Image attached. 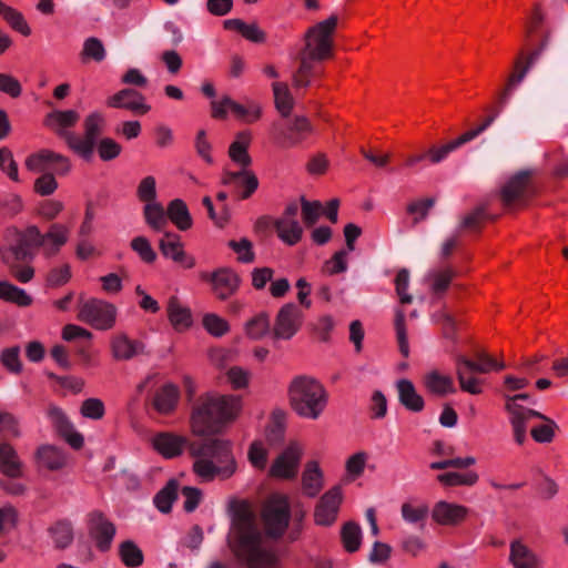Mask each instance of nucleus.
Wrapping results in <instances>:
<instances>
[{"label": "nucleus", "mask_w": 568, "mask_h": 568, "mask_svg": "<svg viewBox=\"0 0 568 568\" xmlns=\"http://www.w3.org/2000/svg\"><path fill=\"white\" fill-rule=\"evenodd\" d=\"M456 273L452 268H446L442 271H435L429 276L433 281L432 290L436 295H440L445 293L455 277Z\"/></svg>", "instance_id": "5fc2aeb1"}, {"label": "nucleus", "mask_w": 568, "mask_h": 568, "mask_svg": "<svg viewBox=\"0 0 568 568\" xmlns=\"http://www.w3.org/2000/svg\"><path fill=\"white\" fill-rule=\"evenodd\" d=\"M136 196L145 204L156 202V182L151 175L141 180L138 185Z\"/></svg>", "instance_id": "13d9d810"}, {"label": "nucleus", "mask_w": 568, "mask_h": 568, "mask_svg": "<svg viewBox=\"0 0 568 568\" xmlns=\"http://www.w3.org/2000/svg\"><path fill=\"white\" fill-rule=\"evenodd\" d=\"M80 412L83 417L97 420L104 416L105 409L101 399L88 398L82 403Z\"/></svg>", "instance_id": "69168bd1"}, {"label": "nucleus", "mask_w": 568, "mask_h": 568, "mask_svg": "<svg viewBox=\"0 0 568 568\" xmlns=\"http://www.w3.org/2000/svg\"><path fill=\"white\" fill-rule=\"evenodd\" d=\"M240 408L241 400L237 396H207L193 408V432L197 435L215 433L222 424L234 419Z\"/></svg>", "instance_id": "20e7f679"}, {"label": "nucleus", "mask_w": 568, "mask_h": 568, "mask_svg": "<svg viewBox=\"0 0 568 568\" xmlns=\"http://www.w3.org/2000/svg\"><path fill=\"white\" fill-rule=\"evenodd\" d=\"M105 125V118L101 112H92L84 119V136L74 135L71 150L85 160L91 159L98 138L102 134Z\"/></svg>", "instance_id": "1a4fd4ad"}, {"label": "nucleus", "mask_w": 568, "mask_h": 568, "mask_svg": "<svg viewBox=\"0 0 568 568\" xmlns=\"http://www.w3.org/2000/svg\"><path fill=\"white\" fill-rule=\"evenodd\" d=\"M169 220L181 231H186L192 226V217L184 201L175 199L169 203L168 221Z\"/></svg>", "instance_id": "c9c22d12"}, {"label": "nucleus", "mask_w": 568, "mask_h": 568, "mask_svg": "<svg viewBox=\"0 0 568 568\" xmlns=\"http://www.w3.org/2000/svg\"><path fill=\"white\" fill-rule=\"evenodd\" d=\"M542 420L541 424L532 426L530 428V435L537 443H550L555 436V429L557 428V424L545 416V418H539Z\"/></svg>", "instance_id": "603ef678"}, {"label": "nucleus", "mask_w": 568, "mask_h": 568, "mask_svg": "<svg viewBox=\"0 0 568 568\" xmlns=\"http://www.w3.org/2000/svg\"><path fill=\"white\" fill-rule=\"evenodd\" d=\"M398 400L407 409L413 413H419L425 407V402L419 395L409 379H399L396 384Z\"/></svg>", "instance_id": "cd10ccee"}, {"label": "nucleus", "mask_w": 568, "mask_h": 568, "mask_svg": "<svg viewBox=\"0 0 568 568\" xmlns=\"http://www.w3.org/2000/svg\"><path fill=\"white\" fill-rule=\"evenodd\" d=\"M304 493L314 497L322 489V473L316 462H310L302 476Z\"/></svg>", "instance_id": "4c0bfd02"}, {"label": "nucleus", "mask_w": 568, "mask_h": 568, "mask_svg": "<svg viewBox=\"0 0 568 568\" xmlns=\"http://www.w3.org/2000/svg\"><path fill=\"white\" fill-rule=\"evenodd\" d=\"M178 399V387L173 384H166L155 393L152 404L160 414H170L174 410Z\"/></svg>", "instance_id": "2f4dec72"}, {"label": "nucleus", "mask_w": 568, "mask_h": 568, "mask_svg": "<svg viewBox=\"0 0 568 568\" xmlns=\"http://www.w3.org/2000/svg\"><path fill=\"white\" fill-rule=\"evenodd\" d=\"M203 280L211 282L213 292L220 300H226L239 287V276L230 268H220L212 274H203Z\"/></svg>", "instance_id": "6ab92c4d"}, {"label": "nucleus", "mask_w": 568, "mask_h": 568, "mask_svg": "<svg viewBox=\"0 0 568 568\" xmlns=\"http://www.w3.org/2000/svg\"><path fill=\"white\" fill-rule=\"evenodd\" d=\"M302 312L294 303H287L278 311L273 336L278 339H290L298 331Z\"/></svg>", "instance_id": "4468645a"}, {"label": "nucleus", "mask_w": 568, "mask_h": 568, "mask_svg": "<svg viewBox=\"0 0 568 568\" xmlns=\"http://www.w3.org/2000/svg\"><path fill=\"white\" fill-rule=\"evenodd\" d=\"M455 362L456 364L464 365V367L470 373L485 374L490 369L500 371L505 368V364L503 362H497L493 357H485L484 361L474 362L464 355H457L455 357Z\"/></svg>", "instance_id": "58836bf2"}, {"label": "nucleus", "mask_w": 568, "mask_h": 568, "mask_svg": "<svg viewBox=\"0 0 568 568\" xmlns=\"http://www.w3.org/2000/svg\"><path fill=\"white\" fill-rule=\"evenodd\" d=\"M122 146L111 138L100 140L98 152L103 161H111L120 155Z\"/></svg>", "instance_id": "774afa93"}, {"label": "nucleus", "mask_w": 568, "mask_h": 568, "mask_svg": "<svg viewBox=\"0 0 568 568\" xmlns=\"http://www.w3.org/2000/svg\"><path fill=\"white\" fill-rule=\"evenodd\" d=\"M505 409L509 415L515 440L519 445L526 440L528 423L532 418H545L544 414L514 402L505 403Z\"/></svg>", "instance_id": "f8f14e48"}, {"label": "nucleus", "mask_w": 568, "mask_h": 568, "mask_svg": "<svg viewBox=\"0 0 568 568\" xmlns=\"http://www.w3.org/2000/svg\"><path fill=\"white\" fill-rule=\"evenodd\" d=\"M168 316L175 329L182 331L191 326L192 316L187 307L181 305L178 297L172 296L168 303Z\"/></svg>", "instance_id": "72a5a7b5"}, {"label": "nucleus", "mask_w": 568, "mask_h": 568, "mask_svg": "<svg viewBox=\"0 0 568 568\" xmlns=\"http://www.w3.org/2000/svg\"><path fill=\"white\" fill-rule=\"evenodd\" d=\"M88 527L97 548L102 552L108 551L116 532L115 526L103 513L94 510L88 516Z\"/></svg>", "instance_id": "9d476101"}, {"label": "nucleus", "mask_w": 568, "mask_h": 568, "mask_svg": "<svg viewBox=\"0 0 568 568\" xmlns=\"http://www.w3.org/2000/svg\"><path fill=\"white\" fill-rule=\"evenodd\" d=\"M288 397L293 410L301 417L317 419L327 405V392L315 378L296 376L290 384Z\"/></svg>", "instance_id": "39448f33"}, {"label": "nucleus", "mask_w": 568, "mask_h": 568, "mask_svg": "<svg viewBox=\"0 0 568 568\" xmlns=\"http://www.w3.org/2000/svg\"><path fill=\"white\" fill-rule=\"evenodd\" d=\"M229 246L237 254V260L242 263H252L255 260L252 242L243 237L240 241L231 240Z\"/></svg>", "instance_id": "6e6d98bb"}, {"label": "nucleus", "mask_w": 568, "mask_h": 568, "mask_svg": "<svg viewBox=\"0 0 568 568\" xmlns=\"http://www.w3.org/2000/svg\"><path fill=\"white\" fill-rule=\"evenodd\" d=\"M69 229L62 224L54 223L45 234H42L34 225L26 231L9 229L6 232L4 244L0 248L2 263L9 272L21 283H28L34 275L30 262L34 256V248L50 243L58 251L68 241Z\"/></svg>", "instance_id": "f257e3e1"}, {"label": "nucleus", "mask_w": 568, "mask_h": 568, "mask_svg": "<svg viewBox=\"0 0 568 568\" xmlns=\"http://www.w3.org/2000/svg\"><path fill=\"white\" fill-rule=\"evenodd\" d=\"M341 537L345 549L348 552H354L361 546L362 529L356 523H346L342 528Z\"/></svg>", "instance_id": "de8ad7c7"}, {"label": "nucleus", "mask_w": 568, "mask_h": 568, "mask_svg": "<svg viewBox=\"0 0 568 568\" xmlns=\"http://www.w3.org/2000/svg\"><path fill=\"white\" fill-rule=\"evenodd\" d=\"M262 517L266 534L275 539L282 537L291 519L288 499L281 495L271 496L264 505Z\"/></svg>", "instance_id": "0eeeda50"}, {"label": "nucleus", "mask_w": 568, "mask_h": 568, "mask_svg": "<svg viewBox=\"0 0 568 568\" xmlns=\"http://www.w3.org/2000/svg\"><path fill=\"white\" fill-rule=\"evenodd\" d=\"M186 438L173 433L162 432L154 435L152 445L165 458L181 455L186 446Z\"/></svg>", "instance_id": "5701e85b"}, {"label": "nucleus", "mask_w": 568, "mask_h": 568, "mask_svg": "<svg viewBox=\"0 0 568 568\" xmlns=\"http://www.w3.org/2000/svg\"><path fill=\"white\" fill-rule=\"evenodd\" d=\"M146 224L155 232H164L168 223V210L160 202L148 203L143 207Z\"/></svg>", "instance_id": "f704fd0d"}, {"label": "nucleus", "mask_w": 568, "mask_h": 568, "mask_svg": "<svg viewBox=\"0 0 568 568\" xmlns=\"http://www.w3.org/2000/svg\"><path fill=\"white\" fill-rule=\"evenodd\" d=\"M272 88L276 109L283 116H288L293 108L294 100L287 84L274 82Z\"/></svg>", "instance_id": "a18cd8bd"}, {"label": "nucleus", "mask_w": 568, "mask_h": 568, "mask_svg": "<svg viewBox=\"0 0 568 568\" xmlns=\"http://www.w3.org/2000/svg\"><path fill=\"white\" fill-rule=\"evenodd\" d=\"M106 104L111 108L126 109L134 113L144 114L150 106L144 103V97L139 91L125 88L110 97Z\"/></svg>", "instance_id": "4be33fe9"}, {"label": "nucleus", "mask_w": 568, "mask_h": 568, "mask_svg": "<svg viewBox=\"0 0 568 568\" xmlns=\"http://www.w3.org/2000/svg\"><path fill=\"white\" fill-rule=\"evenodd\" d=\"M0 470L11 478L22 475V463L16 449L8 443H0Z\"/></svg>", "instance_id": "c756f323"}, {"label": "nucleus", "mask_w": 568, "mask_h": 568, "mask_svg": "<svg viewBox=\"0 0 568 568\" xmlns=\"http://www.w3.org/2000/svg\"><path fill=\"white\" fill-rule=\"evenodd\" d=\"M302 217L306 226H313L320 219L323 206L320 201H307L304 196L301 197Z\"/></svg>", "instance_id": "864d4df0"}, {"label": "nucleus", "mask_w": 568, "mask_h": 568, "mask_svg": "<svg viewBox=\"0 0 568 568\" xmlns=\"http://www.w3.org/2000/svg\"><path fill=\"white\" fill-rule=\"evenodd\" d=\"M116 308L113 304L91 298L80 305L78 318L97 329H110L115 323Z\"/></svg>", "instance_id": "6e6552de"}, {"label": "nucleus", "mask_w": 568, "mask_h": 568, "mask_svg": "<svg viewBox=\"0 0 568 568\" xmlns=\"http://www.w3.org/2000/svg\"><path fill=\"white\" fill-rule=\"evenodd\" d=\"M82 54L97 62L103 61L105 58V49L102 41L94 37L88 38L83 43Z\"/></svg>", "instance_id": "e2e57ef3"}, {"label": "nucleus", "mask_w": 568, "mask_h": 568, "mask_svg": "<svg viewBox=\"0 0 568 568\" xmlns=\"http://www.w3.org/2000/svg\"><path fill=\"white\" fill-rule=\"evenodd\" d=\"M274 227L278 237L288 245H295L303 235V229L298 221H274Z\"/></svg>", "instance_id": "79ce46f5"}, {"label": "nucleus", "mask_w": 568, "mask_h": 568, "mask_svg": "<svg viewBox=\"0 0 568 568\" xmlns=\"http://www.w3.org/2000/svg\"><path fill=\"white\" fill-rule=\"evenodd\" d=\"M131 248L145 263H153L156 260V253L152 248L150 241L144 236H136L131 241Z\"/></svg>", "instance_id": "4d7b16f0"}, {"label": "nucleus", "mask_w": 568, "mask_h": 568, "mask_svg": "<svg viewBox=\"0 0 568 568\" xmlns=\"http://www.w3.org/2000/svg\"><path fill=\"white\" fill-rule=\"evenodd\" d=\"M119 556L128 568H138L144 561L143 551L132 540H125L119 546Z\"/></svg>", "instance_id": "ea45409f"}, {"label": "nucleus", "mask_w": 568, "mask_h": 568, "mask_svg": "<svg viewBox=\"0 0 568 568\" xmlns=\"http://www.w3.org/2000/svg\"><path fill=\"white\" fill-rule=\"evenodd\" d=\"M301 453L296 446L286 448L273 463L271 474L275 477L292 478L297 473Z\"/></svg>", "instance_id": "393cba45"}, {"label": "nucleus", "mask_w": 568, "mask_h": 568, "mask_svg": "<svg viewBox=\"0 0 568 568\" xmlns=\"http://www.w3.org/2000/svg\"><path fill=\"white\" fill-rule=\"evenodd\" d=\"M251 143V134L242 131L236 134L234 142L229 148V156L233 162L246 169L252 164V159L247 152Z\"/></svg>", "instance_id": "7c9ffc66"}, {"label": "nucleus", "mask_w": 568, "mask_h": 568, "mask_svg": "<svg viewBox=\"0 0 568 568\" xmlns=\"http://www.w3.org/2000/svg\"><path fill=\"white\" fill-rule=\"evenodd\" d=\"M271 328L270 317L266 313H260L246 324V334L252 339H261Z\"/></svg>", "instance_id": "8fccbe9b"}, {"label": "nucleus", "mask_w": 568, "mask_h": 568, "mask_svg": "<svg viewBox=\"0 0 568 568\" xmlns=\"http://www.w3.org/2000/svg\"><path fill=\"white\" fill-rule=\"evenodd\" d=\"M50 535L57 548L65 549L73 541V528L69 520L57 521L50 529Z\"/></svg>", "instance_id": "37998d69"}, {"label": "nucleus", "mask_w": 568, "mask_h": 568, "mask_svg": "<svg viewBox=\"0 0 568 568\" xmlns=\"http://www.w3.org/2000/svg\"><path fill=\"white\" fill-rule=\"evenodd\" d=\"M468 143L465 136L462 134L459 138L442 145V146H432L428 150V159L430 163L438 164L443 162L449 153L457 150L462 145Z\"/></svg>", "instance_id": "09e8293b"}, {"label": "nucleus", "mask_w": 568, "mask_h": 568, "mask_svg": "<svg viewBox=\"0 0 568 568\" xmlns=\"http://www.w3.org/2000/svg\"><path fill=\"white\" fill-rule=\"evenodd\" d=\"M47 415L58 434L62 436L71 447L79 449L83 446V436L74 430L72 423L60 407L50 405Z\"/></svg>", "instance_id": "dca6fc26"}, {"label": "nucleus", "mask_w": 568, "mask_h": 568, "mask_svg": "<svg viewBox=\"0 0 568 568\" xmlns=\"http://www.w3.org/2000/svg\"><path fill=\"white\" fill-rule=\"evenodd\" d=\"M0 17H2L13 30L21 34L29 36L31 33V29L23 14L6 3L1 4Z\"/></svg>", "instance_id": "c03bdc74"}, {"label": "nucleus", "mask_w": 568, "mask_h": 568, "mask_svg": "<svg viewBox=\"0 0 568 568\" xmlns=\"http://www.w3.org/2000/svg\"><path fill=\"white\" fill-rule=\"evenodd\" d=\"M467 368L464 365L456 364V375L460 385V388L464 392H467L473 395H477L481 393V388L478 386V379L475 377H467Z\"/></svg>", "instance_id": "0e129e2a"}, {"label": "nucleus", "mask_w": 568, "mask_h": 568, "mask_svg": "<svg viewBox=\"0 0 568 568\" xmlns=\"http://www.w3.org/2000/svg\"><path fill=\"white\" fill-rule=\"evenodd\" d=\"M0 169L14 181H19L18 166L10 149L3 146L0 149Z\"/></svg>", "instance_id": "338daca9"}, {"label": "nucleus", "mask_w": 568, "mask_h": 568, "mask_svg": "<svg viewBox=\"0 0 568 568\" xmlns=\"http://www.w3.org/2000/svg\"><path fill=\"white\" fill-rule=\"evenodd\" d=\"M544 47L545 43H542V45L539 49L534 50L527 57L525 65H523V52H520V57L515 62V72L509 77L505 89L499 94V103L501 105L508 103L514 89L524 80L531 65L538 60Z\"/></svg>", "instance_id": "aec40b11"}, {"label": "nucleus", "mask_w": 568, "mask_h": 568, "mask_svg": "<svg viewBox=\"0 0 568 568\" xmlns=\"http://www.w3.org/2000/svg\"><path fill=\"white\" fill-rule=\"evenodd\" d=\"M424 385L427 390L437 396H445L456 392L453 378L433 371L425 375Z\"/></svg>", "instance_id": "473e14b6"}, {"label": "nucleus", "mask_w": 568, "mask_h": 568, "mask_svg": "<svg viewBox=\"0 0 568 568\" xmlns=\"http://www.w3.org/2000/svg\"><path fill=\"white\" fill-rule=\"evenodd\" d=\"M203 325L210 334L216 337L223 336L230 329L229 323L213 313L206 314L203 317Z\"/></svg>", "instance_id": "680f3d73"}, {"label": "nucleus", "mask_w": 568, "mask_h": 568, "mask_svg": "<svg viewBox=\"0 0 568 568\" xmlns=\"http://www.w3.org/2000/svg\"><path fill=\"white\" fill-rule=\"evenodd\" d=\"M0 298L16 303L20 306H28L32 302L31 297L26 293L24 290L7 281H0Z\"/></svg>", "instance_id": "49530a36"}, {"label": "nucleus", "mask_w": 568, "mask_h": 568, "mask_svg": "<svg viewBox=\"0 0 568 568\" xmlns=\"http://www.w3.org/2000/svg\"><path fill=\"white\" fill-rule=\"evenodd\" d=\"M342 503V490L338 486L326 491L315 508V521L317 525L329 526L337 516Z\"/></svg>", "instance_id": "f3484780"}, {"label": "nucleus", "mask_w": 568, "mask_h": 568, "mask_svg": "<svg viewBox=\"0 0 568 568\" xmlns=\"http://www.w3.org/2000/svg\"><path fill=\"white\" fill-rule=\"evenodd\" d=\"M38 460L50 470H59L65 465V456L54 446L43 445L37 450Z\"/></svg>", "instance_id": "e433bc0d"}, {"label": "nucleus", "mask_w": 568, "mask_h": 568, "mask_svg": "<svg viewBox=\"0 0 568 568\" xmlns=\"http://www.w3.org/2000/svg\"><path fill=\"white\" fill-rule=\"evenodd\" d=\"M112 354L118 361H129L144 352V345L135 339H131L124 333L113 336L111 342Z\"/></svg>", "instance_id": "a878e982"}, {"label": "nucleus", "mask_w": 568, "mask_h": 568, "mask_svg": "<svg viewBox=\"0 0 568 568\" xmlns=\"http://www.w3.org/2000/svg\"><path fill=\"white\" fill-rule=\"evenodd\" d=\"M402 517L405 521L410 524L424 523L427 518L429 509L426 505H420L418 507H414L409 503H404L402 505Z\"/></svg>", "instance_id": "bf43d9fd"}, {"label": "nucleus", "mask_w": 568, "mask_h": 568, "mask_svg": "<svg viewBox=\"0 0 568 568\" xmlns=\"http://www.w3.org/2000/svg\"><path fill=\"white\" fill-rule=\"evenodd\" d=\"M509 561L514 568H537L539 565L536 554L517 539L510 542Z\"/></svg>", "instance_id": "c85d7f7f"}, {"label": "nucleus", "mask_w": 568, "mask_h": 568, "mask_svg": "<svg viewBox=\"0 0 568 568\" xmlns=\"http://www.w3.org/2000/svg\"><path fill=\"white\" fill-rule=\"evenodd\" d=\"M337 16L332 14L328 19L311 27L304 36V48L300 51L314 58L326 60L333 55L332 34L337 26Z\"/></svg>", "instance_id": "423d86ee"}, {"label": "nucleus", "mask_w": 568, "mask_h": 568, "mask_svg": "<svg viewBox=\"0 0 568 568\" xmlns=\"http://www.w3.org/2000/svg\"><path fill=\"white\" fill-rule=\"evenodd\" d=\"M467 514L468 508L465 506L440 500L435 504L432 517L440 525L453 526L463 521Z\"/></svg>", "instance_id": "b1692460"}, {"label": "nucleus", "mask_w": 568, "mask_h": 568, "mask_svg": "<svg viewBox=\"0 0 568 568\" xmlns=\"http://www.w3.org/2000/svg\"><path fill=\"white\" fill-rule=\"evenodd\" d=\"M297 60L300 65L293 73V85L295 88H307L311 85L313 78L322 75L323 70L318 64L323 60L303 52H298Z\"/></svg>", "instance_id": "412c9836"}, {"label": "nucleus", "mask_w": 568, "mask_h": 568, "mask_svg": "<svg viewBox=\"0 0 568 568\" xmlns=\"http://www.w3.org/2000/svg\"><path fill=\"white\" fill-rule=\"evenodd\" d=\"M273 130L278 143L284 146H294L312 133L313 128L305 116H295L293 121L287 123L286 128L275 123Z\"/></svg>", "instance_id": "2eb2a0df"}, {"label": "nucleus", "mask_w": 568, "mask_h": 568, "mask_svg": "<svg viewBox=\"0 0 568 568\" xmlns=\"http://www.w3.org/2000/svg\"><path fill=\"white\" fill-rule=\"evenodd\" d=\"M1 364L11 373L19 374L22 369L20 348L18 346L4 348L0 357Z\"/></svg>", "instance_id": "052dcab7"}, {"label": "nucleus", "mask_w": 568, "mask_h": 568, "mask_svg": "<svg viewBox=\"0 0 568 568\" xmlns=\"http://www.w3.org/2000/svg\"><path fill=\"white\" fill-rule=\"evenodd\" d=\"M530 176L531 171L523 170L509 179L500 192L505 206L510 207L531 195Z\"/></svg>", "instance_id": "9b49d317"}, {"label": "nucleus", "mask_w": 568, "mask_h": 568, "mask_svg": "<svg viewBox=\"0 0 568 568\" xmlns=\"http://www.w3.org/2000/svg\"><path fill=\"white\" fill-rule=\"evenodd\" d=\"M194 456L193 470L203 480L227 479L236 470V462L227 440L205 439L191 448Z\"/></svg>", "instance_id": "7ed1b4c3"}, {"label": "nucleus", "mask_w": 568, "mask_h": 568, "mask_svg": "<svg viewBox=\"0 0 568 568\" xmlns=\"http://www.w3.org/2000/svg\"><path fill=\"white\" fill-rule=\"evenodd\" d=\"M437 480L445 486H473L478 480V475L474 471L459 474L449 471L437 476Z\"/></svg>", "instance_id": "3c124183"}, {"label": "nucleus", "mask_w": 568, "mask_h": 568, "mask_svg": "<svg viewBox=\"0 0 568 568\" xmlns=\"http://www.w3.org/2000/svg\"><path fill=\"white\" fill-rule=\"evenodd\" d=\"M223 184L236 185L243 189L240 199H248L258 187V180L252 171L243 169L237 172H226L223 176Z\"/></svg>", "instance_id": "bb28decb"}, {"label": "nucleus", "mask_w": 568, "mask_h": 568, "mask_svg": "<svg viewBox=\"0 0 568 568\" xmlns=\"http://www.w3.org/2000/svg\"><path fill=\"white\" fill-rule=\"evenodd\" d=\"M159 248L164 257L170 258L186 268H192L195 265L194 257L185 253L181 237L176 233L164 232L163 237L159 241Z\"/></svg>", "instance_id": "a211bd4d"}, {"label": "nucleus", "mask_w": 568, "mask_h": 568, "mask_svg": "<svg viewBox=\"0 0 568 568\" xmlns=\"http://www.w3.org/2000/svg\"><path fill=\"white\" fill-rule=\"evenodd\" d=\"M227 545L250 568H276V557L263 546V535L255 515L246 505L233 510Z\"/></svg>", "instance_id": "f03ea898"}, {"label": "nucleus", "mask_w": 568, "mask_h": 568, "mask_svg": "<svg viewBox=\"0 0 568 568\" xmlns=\"http://www.w3.org/2000/svg\"><path fill=\"white\" fill-rule=\"evenodd\" d=\"M179 495V483L176 479H171L168 484L155 495L154 504L156 508L163 513L168 514L171 511L173 501L178 498Z\"/></svg>", "instance_id": "a19ab883"}, {"label": "nucleus", "mask_w": 568, "mask_h": 568, "mask_svg": "<svg viewBox=\"0 0 568 568\" xmlns=\"http://www.w3.org/2000/svg\"><path fill=\"white\" fill-rule=\"evenodd\" d=\"M79 118V113L74 110H54L47 114L44 124L71 149L75 134L68 131V129L74 126Z\"/></svg>", "instance_id": "ddd939ff"}]
</instances>
